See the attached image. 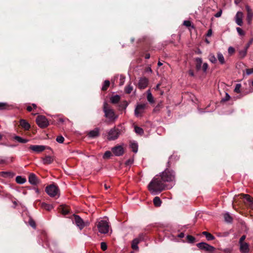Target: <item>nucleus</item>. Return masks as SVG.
I'll return each mask as SVG.
<instances>
[{
    "label": "nucleus",
    "instance_id": "6e6552de",
    "mask_svg": "<svg viewBox=\"0 0 253 253\" xmlns=\"http://www.w3.org/2000/svg\"><path fill=\"white\" fill-rule=\"evenodd\" d=\"M74 222L81 230L87 225V222H84L83 219L78 215H74Z\"/></svg>",
    "mask_w": 253,
    "mask_h": 253
},
{
    "label": "nucleus",
    "instance_id": "ddd939ff",
    "mask_svg": "<svg viewBox=\"0 0 253 253\" xmlns=\"http://www.w3.org/2000/svg\"><path fill=\"white\" fill-rule=\"evenodd\" d=\"M112 151L114 154L116 156H120L124 153V150L121 146H116L112 148Z\"/></svg>",
    "mask_w": 253,
    "mask_h": 253
},
{
    "label": "nucleus",
    "instance_id": "39448f33",
    "mask_svg": "<svg viewBox=\"0 0 253 253\" xmlns=\"http://www.w3.org/2000/svg\"><path fill=\"white\" fill-rule=\"evenodd\" d=\"M45 191L51 197L57 196L59 197V190L57 186L54 184H51L46 187Z\"/></svg>",
    "mask_w": 253,
    "mask_h": 253
},
{
    "label": "nucleus",
    "instance_id": "f03ea898",
    "mask_svg": "<svg viewBox=\"0 0 253 253\" xmlns=\"http://www.w3.org/2000/svg\"><path fill=\"white\" fill-rule=\"evenodd\" d=\"M103 110L105 117L110 121L114 122L118 118V116L115 114L114 111L106 102H104Z\"/></svg>",
    "mask_w": 253,
    "mask_h": 253
},
{
    "label": "nucleus",
    "instance_id": "0e129e2a",
    "mask_svg": "<svg viewBox=\"0 0 253 253\" xmlns=\"http://www.w3.org/2000/svg\"><path fill=\"white\" fill-rule=\"evenodd\" d=\"M196 53L197 54H202V51L200 49H198L196 51Z\"/></svg>",
    "mask_w": 253,
    "mask_h": 253
},
{
    "label": "nucleus",
    "instance_id": "37998d69",
    "mask_svg": "<svg viewBox=\"0 0 253 253\" xmlns=\"http://www.w3.org/2000/svg\"><path fill=\"white\" fill-rule=\"evenodd\" d=\"M241 87V84H236V86L234 89L235 92H236L237 93H240Z\"/></svg>",
    "mask_w": 253,
    "mask_h": 253
},
{
    "label": "nucleus",
    "instance_id": "79ce46f5",
    "mask_svg": "<svg viewBox=\"0 0 253 253\" xmlns=\"http://www.w3.org/2000/svg\"><path fill=\"white\" fill-rule=\"evenodd\" d=\"M56 140L58 143H62L64 141V138L62 136L60 135L57 136Z\"/></svg>",
    "mask_w": 253,
    "mask_h": 253
},
{
    "label": "nucleus",
    "instance_id": "9b49d317",
    "mask_svg": "<svg viewBox=\"0 0 253 253\" xmlns=\"http://www.w3.org/2000/svg\"><path fill=\"white\" fill-rule=\"evenodd\" d=\"M47 147L43 145H33L29 147V149L37 153L43 151Z\"/></svg>",
    "mask_w": 253,
    "mask_h": 253
},
{
    "label": "nucleus",
    "instance_id": "1a4fd4ad",
    "mask_svg": "<svg viewBox=\"0 0 253 253\" xmlns=\"http://www.w3.org/2000/svg\"><path fill=\"white\" fill-rule=\"evenodd\" d=\"M146 104H138L135 109L134 114L136 117H139L144 112V110L146 107Z\"/></svg>",
    "mask_w": 253,
    "mask_h": 253
},
{
    "label": "nucleus",
    "instance_id": "f704fd0d",
    "mask_svg": "<svg viewBox=\"0 0 253 253\" xmlns=\"http://www.w3.org/2000/svg\"><path fill=\"white\" fill-rule=\"evenodd\" d=\"M132 89L133 87L131 84H129L125 87V91L126 93L129 94L132 91Z\"/></svg>",
    "mask_w": 253,
    "mask_h": 253
},
{
    "label": "nucleus",
    "instance_id": "5701e85b",
    "mask_svg": "<svg viewBox=\"0 0 253 253\" xmlns=\"http://www.w3.org/2000/svg\"><path fill=\"white\" fill-rule=\"evenodd\" d=\"M120 100V96L119 95H113L110 97V102L112 104H117Z\"/></svg>",
    "mask_w": 253,
    "mask_h": 253
},
{
    "label": "nucleus",
    "instance_id": "c03bdc74",
    "mask_svg": "<svg viewBox=\"0 0 253 253\" xmlns=\"http://www.w3.org/2000/svg\"><path fill=\"white\" fill-rule=\"evenodd\" d=\"M187 239L189 243H193L195 240V238L191 235H187Z\"/></svg>",
    "mask_w": 253,
    "mask_h": 253
},
{
    "label": "nucleus",
    "instance_id": "412c9836",
    "mask_svg": "<svg viewBox=\"0 0 253 253\" xmlns=\"http://www.w3.org/2000/svg\"><path fill=\"white\" fill-rule=\"evenodd\" d=\"M14 173L11 171H1L0 172V177L3 178L13 177Z\"/></svg>",
    "mask_w": 253,
    "mask_h": 253
},
{
    "label": "nucleus",
    "instance_id": "3c124183",
    "mask_svg": "<svg viewBox=\"0 0 253 253\" xmlns=\"http://www.w3.org/2000/svg\"><path fill=\"white\" fill-rule=\"evenodd\" d=\"M7 106V104L5 103H0V110L5 109Z\"/></svg>",
    "mask_w": 253,
    "mask_h": 253
},
{
    "label": "nucleus",
    "instance_id": "473e14b6",
    "mask_svg": "<svg viewBox=\"0 0 253 253\" xmlns=\"http://www.w3.org/2000/svg\"><path fill=\"white\" fill-rule=\"evenodd\" d=\"M209 59L212 63H215L217 61L216 58L212 53H211L209 56Z\"/></svg>",
    "mask_w": 253,
    "mask_h": 253
},
{
    "label": "nucleus",
    "instance_id": "cd10ccee",
    "mask_svg": "<svg viewBox=\"0 0 253 253\" xmlns=\"http://www.w3.org/2000/svg\"><path fill=\"white\" fill-rule=\"evenodd\" d=\"M202 234L206 236L207 239L209 241H211L214 239V237L212 235L206 231H204Z\"/></svg>",
    "mask_w": 253,
    "mask_h": 253
},
{
    "label": "nucleus",
    "instance_id": "7c9ffc66",
    "mask_svg": "<svg viewBox=\"0 0 253 253\" xmlns=\"http://www.w3.org/2000/svg\"><path fill=\"white\" fill-rule=\"evenodd\" d=\"M134 131L137 134L140 135H142L144 133L143 129L141 127L137 126H135Z\"/></svg>",
    "mask_w": 253,
    "mask_h": 253
},
{
    "label": "nucleus",
    "instance_id": "69168bd1",
    "mask_svg": "<svg viewBox=\"0 0 253 253\" xmlns=\"http://www.w3.org/2000/svg\"><path fill=\"white\" fill-rule=\"evenodd\" d=\"M178 237L181 238H183L184 237V234L183 233H181L178 235Z\"/></svg>",
    "mask_w": 253,
    "mask_h": 253
},
{
    "label": "nucleus",
    "instance_id": "dca6fc26",
    "mask_svg": "<svg viewBox=\"0 0 253 253\" xmlns=\"http://www.w3.org/2000/svg\"><path fill=\"white\" fill-rule=\"evenodd\" d=\"M240 251L241 253H249L250 252L249 245L248 243H241L240 244Z\"/></svg>",
    "mask_w": 253,
    "mask_h": 253
},
{
    "label": "nucleus",
    "instance_id": "c756f323",
    "mask_svg": "<svg viewBox=\"0 0 253 253\" xmlns=\"http://www.w3.org/2000/svg\"><path fill=\"white\" fill-rule=\"evenodd\" d=\"M16 181L19 184H23L26 181V179L21 176H17L16 177Z\"/></svg>",
    "mask_w": 253,
    "mask_h": 253
},
{
    "label": "nucleus",
    "instance_id": "f3484780",
    "mask_svg": "<svg viewBox=\"0 0 253 253\" xmlns=\"http://www.w3.org/2000/svg\"><path fill=\"white\" fill-rule=\"evenodd\" d=\"M19 123L21 126L25 130H28L31 127L29 123L24 119L20 120Z\"/></svg>",
    "mask_w": 253,
    "mask_h": 253
},
{
    "label": "nucleus",
    "instance_id": "aec40b11",
    "mask_svg": "<svg viewBox=\"0 0 253 253\" xmlns=\"http://www.w3.org/2000/svg\"><path fill=\"white\" fill-rule=\"evenodd\" d=\"M99 135V129L97 127L94 128V129L90 130L88 133V135L89 137L91 138L96 137Z\"/></svg>",
    "mask_w": 253,
    "mask_h": 253
},
{
    "label": "nucleus",
    "instance_id": "a211bd4d",
    "mask_svg": "<svg viewBox=\"0 0 253 253\" xmlns=\"http://www.w3.org/2000/svg\"><path fill=\"white\" fill-rule=\"evenodd\" d=\"M29 182L33 185H36L39 183V180L35 174L31 173L29 176Z\"/></svg>",
    "mask_w": 253,
    "mask_h": 253
},
{
    "label": "nucleus",
    "instance_id": "20e7f679",
    "mask_svg": "<svg viewBox=\"0 0 253 253\" xmlns=\"http://www.w3.org/2000/svg\"><path fill=\"white\" fill-rule=\"evenodd\" d=\"M120 127H114L111 129L108 132L107 139L109 140L117 139L123 132V127L121 126Z\"/></svg>",
    "mask_w": 253,
    "mask_h": 253
},
{
    "label": "nucleus",
    "instance_id": "9d476101",
    "mask_svg": "<svg viewBox=\"0 0 253 253\" xmlns=\"http://www.w3.org/2000/svg\"><path fill=\"white\" fill-rule=\"evenodd\" d=\"M197 247L201 250H203L208 252H213L215 248L206 243L202 242L197 244Z\"/></svg>",
    "mask_w": 253,
    "mask_h": 253
},
{
    "label": "nucleus",
    "instance_id": "a878e982",
    "mask_svg": "<svg viewBox=\"0 0 253 253\" xmlns=\"http://www.w3.org/2000/svg\"><path fill=\"white\" fill-rule=\"evenodd\" d=\"M59 210L63 215H66L69 213V210L67 207L65 206H60Z\"/></svg>",
    "mask_w": 253,
    "mask_h": 253
},
{
    "label": "nucleus",
    "instance_id": "09e8293b",
    "mask_svg": "<svg viewBox=\"0 0 253 253\" xmlns=\"http://www.w3.org/2000/svg\"><path fill=\"white\" fill-rule=\"evenodd\" d=\"M183 25L185 26L186 27H190L191 25V23L190 21L188 20H185L183 22Z\"/></svg>",
    "mask_w": 253,
    "mask_h": 253
},
{
    "label": "nucleus",
    "instance_id": "8fccbe9b",
    "mask_svg": "<svg viewBox=\"0 0 253 253\" xmlns=\"http://www.w3.org/2000/svg\"><path fill=\"white\" fill-rule=\"evenodd\" d=\"M133 159H130L126 161V165H127V166L131 165L133 164Z\"/></svg>",
    "mask_w": 253,
    "mask_h": 253
},
{
    "label": "nucleus",
    "instance_id": "0eeeda50",
    "mask_svg": "<svg viewBox=\"0 0 253 253\" xmlns=\"http://www.w3.org/2000/svg\"><path fill=\"white\" fill-rule=\"evenodd\" d=\"M36 123L38 126L41 128H45L49 125L47 119L43 116H38L36 119Z\"/></svg>",
    "mask_w": 253,
    "mask_h": 253
},
{
    "label": "nucleus",
    "instance_id": "ea45409f",
    "mask_svg": "<svg viewBox=\"0 0 253 253\" xmlns=\"http://www.w3.org/2000/svg\"><path fill=\"white\" fill-rule=\"evenodd\" d=\"M42 206L43 208L45 209L47 211H50L52 209V206L51 205L45 203H42Z\"/></svg>",
    "mask_w": 253,
    "mask_h": 253
},
{
    "label": "nucleus",
    "instance_id": "4468645a",
    "mask_svg": "<svg viewBox=\"0 0 253 253\" xmlns=\"http://www.w3.org/2000/svg\"><path fill=\"white\" fill-rule=\"evenodd\" d=\"M148 80L147 78L143 77L141 78L138 82V86L140 89H144L148 85Z\"/></svg>",
    "mask_w": 253,
    "mask_h": 253
},
{
    "label": "nucleus",
    "instance_id": "49530a36",
    "mask_svg": "<svg viewBox=\"0 0 253 253\" xmlns=\"http://www.w3.org/2000/svg\"><path fill=\"white\" fill-rule=\"evenodd\" d=\"M101 248L103 251H105L107 249V244L105 242L101 243Z\"/></svg>",
    "mask_w": 253,
    "mask_h": 253
},
{
    "label": "nucleus",
    "instance_id": "5fc2aeb1",
    "mask_svg": "<svg viewBox=\"0 0 253 253\" xmlns=\"http://www.w3.org/2000/svg\"><path fill=\"white\" fill-rule=\"evenodd\" d=\"M29 224L31 226H32L34 228H36V223L34 220H30L29 221Z\"/></svg>",
    "mask_w": 253,
    "mask_h": 253
},
{
    "label": "nucleus",
    "instance_id": "7ed1b4c3",
    "mask_svg": "<svg viewBox=\"0 0 253 253\" xmlns=\"http://www.w3.org/2000/svg\"><path fill=\"white\" fill-rule=\"evenodd\" d=\"M96 226L99 232L102 234H106L109 232L110 225L108 219L98 220Z\"/></svg>",
    "mask_w": 253,
    "mask_h": 253
},
{
    "label": "nucleus",
    "instance_id": "b1692460",
    "mask_svg": "<svg viewBox=\"0 0 253 253\" xmlns=\"http://www.w3.org/2000/svg\"><path fill=\"white\" fill-rule=\"evenodd\" d=\"M53 161V158L51 156H46L42 160L43 163L45 165L50 164L52 163Z\"/></svg>",
    "mask_w": 253,
    "mask_h": 253
},
{
    "label": "nucleus",
    "instance_id": "de8ad7c7",
    "mask_svg": "<svg viewBox=\"0 0 253 253\" xmlns=\"http://www.w3.org/2000/svg\"><path fill=\"white\" fill-rule=\"evenodd\" d=\"M228 53L232 55L235 52V49L232 46H230L228 49Z\"/></svg>",
    "mask_w": 253,
    "mask_h": 253
},
{
    "label": "nucleus",
    "instance_id": "680f3d73",
    "mask_svg": "<svg viewBox=\"0 0 253 253\" xmlns=\"http://www.w3.org/2000/svg\"><path fill=\"white\" fill-rule=\"evenodd\" d=\"M136 239H140V241H142L144 240V235L143 234H141L139 235L138 237V238H136Z\"/></svg>",
    "mask_w": 253,
    "mask_h": 253
},
{
    "label": "nucleus",
    "instance_id": "bf43d9fd",
    "mask_svg": "<svg viewBox=\"0 0 253 253\" xmlns=\"http://www.w3.org/2000/svg\"><path fill=\"white\" fill-rule=\"evenodd\" d=\"M247 73L248 75H250L253 73V68L252 69H249L247 70Z\"/></svg>",
    "mask_w": 253,
    "mask_h": 253
},
{
    "label": "nucleus",
    "instance_id": "423d86ee",
    "mask_svg": "<svg viewBox=\"0 0 253 253\" xmlns=\"http://www.w3.org/2000/svg\"><path fill=\"white\" fill-rule=\"evenodd\" d=\"M196 62V69L197 71L202 70L204 72H206L208 68V64L204 63L202 66L203 61L201 58L197 57L195 59Z\"/></svg>",
    "mask_w": 253,
    "mask_h": 253
},
{
    "label": "nucleus",
    "instance_id": "603ef678",
    "mask_svg": "<svg viewBox=\"0 0 253 253\" xmlns=\"http://www.w3.org/2000/svg\"><path fill=\"white\" fill-rule=\"evenodd\" d=\"M253 41V40L251 39L248 42V43L246 44V46L245 47V48L247 50H248L249 47H250V46L252 44Z\"/></svg>",
    "mask_w": 253,
    "mask_h": 253
},
{
    "label": "nucleus",
    "instance_id": "bb28decb",
    "mask_svg": "<svg viewBox=\"0 0 253 253\" xmlns=\"http://www.w3.org/2000/svg\"><path fill=\"white\" fill-rule=\"evenodd\" d=\"M13 138L18 142L22 143H26L28 142V139L22 138L19 136H14Z\"/></svg>",
    "mask_w": 253,
    "mask_h": 253
},
{
    "label": "nucleus",
    "instance_id": "a18cd8bd",
    "mask_svg": "<svg viewBox=\"0 0 253 253\" xmlns=\"http://www.w3.org/2000/svg\"><path fill=\"white\" fill-rule=\"evenodd\" d=\"M236 30H237V32H238V33L239 34V35H240L241 36H243V35H245L244 32L243 31V30L241 28H240L239 27H237L236 28Z\"/></svg>",
    "mask_w": 253,
    "mask_h": 253
},
{
    "label": "nucleus",
    "instance_id": "58836bf2",
    "mask_svg": "<svg viewBox=\"0 0 253 253\" xmlns=\"http://www.w3.org/2000/svg\"><path fill=\"white\" fill-rule=\"evenodd\" d=\"M112 156V153L109 151H107L105 152L103 156V158L104 159H108L110 158Z\"/></svg>",
    "mask_w": 253,
    "mask_h": 253
},
{
    "label": "nucleus",
    "instance_id": "f8f14e48",
    "mask_svg": "<svg viewBox=\"0 0 253 253\" xmlns=\"http://www.w3.org/2000/svg\"><path fill=\"white\" fill-rule=\"evenodd\" d=\"M245 7L247 12V21L249 24H251L253 18V11L248 5H246Z\"/></svg>",
    "mask_w": 253,
    "mask_h": 253
},
{
    "label": "nucleus",
    "instance_id": "c85d7f7f",
    "mask_svg": "<svg viewBox=\"0 0 253 253\" xmlns=\"http://www.w3.org/2000/svg\"><path fill=\"white\" fill-rule=\"evenodd\" d=\"M153 203L155 206L160 207L161 205L162 201L159 197H155L153 199Z\"/></svg>",
    "mask_w": 253,
    "mask_h": 253
},
{
    "label": "nucleus",
    "instance_id": "6ab92c4d",
    "mask_svg": "<svg viewBox=\"0 0 253 253\" xmlns=\"http://www.w3.org/2000/svg\"><path fill=\"white\" fill-rule=\"evenodd\" d=\"M241 196L242 198L244 199L247 202L249 203L250 206H253V198H252L250 195L242 194Z\"/></svg>",
    "mask_w": 253,
    "mask_h": 253
},
{
    "label": "nucleus",
    "instance_id": "774afa93",
    "mask_svg": "<svg viewBox=\"0 0 253 253\" xmlns=\"http://www.w3.org/2000/svg\"><path fill=\"white\" fill-rule=\"evenodd\" d=\"M189 75H190V76H194V72H193V71H192V70H190V71H189Z\"/></svg>",
    "mask_w": 253,
    "mask_h": 253
},
{
    "label": "nucleus",
    "instance_id": "e433bc0d",
    "mask_svg": "<svg viewBox=\"0 0 253 253\" xmlns=\"http://www.w3.org/2000/svg\"><path fill=\"white\" fill-rule=\"evenodd\" d=\"M147 100L148 101L150 102V103H153L154 100V98L151 94V93L150 92V91H148V94H147Z\"/></svg>",
    "mask_w": 253,
    "mask_h": 253
},
{
    "label": "nucleus",
    "instance_id": "6e6d98bb",
    "mask_svg": "<svg viewBox=\"0 0 253 253\" xmlns=\"http://www.w3.org/2000/svg\"><path fill=\"white\" fill-rule=\"evenodd\" d=\"M245 239H246V236L245 235L242 236L240 239L239 244H240L241 243H245L246 242H244V241L245 240Z\"/></svg>",
    "mask_w": 253,
    "mask_h": 253
},
{
    "label": "nucleus",
    "instance_id": "4c0bfd02",
    "mask_svg": "<svg viewBox=\"0 0 253 253\" xmlns=\"http://www.w3.org/2000/svg\"><path fill=\"white\" fill-rule=\"evenodd\" d=\"M247 53V50L244 48L243 50H241L239 51V56L241 58H243L246 56Z\"/></svg>",
    "mask_w": 253,
    "mask_h": 253
},
{
    "label": "nucleus",
    "instance_id": "2f4dec72",
    "mask_svg": "<svg viewBox=\"0 0 253 253\" xmlns=\"http://www.w3.org/2000/svg\"><path fill=\"white\" fill-rule=\"evenodd\" d=\"M224 218L225 220L229 223H230L232 221V217L228 213H226L224 214Z\"/></svg>",
    "mask_w": 253,
    "mask_h": 253
},
{
    "label": "nucleus",
    "instance_id": "72a5a7b5",
    "mask_svg": "<svg viewBox=\"0 0 253 253\" xmlns=\"http://www.w3.org/2000/svg\"><path fill=\"white\" fill-rule=\"evenodd\" d=\"M128 104L126 101H124L122 102L119 105V107L120 109H126L127 107Z\"/></svg>",
    "mask_w": 253,
    "mask_h": 253
},
{
    "label": "nucleus",
    "instance_id": "052dcab7",
    "mask_svg": "<svg viewBox=\"0 0 253 253\" xmlns=\"http://www.w3.org/2000/svg\"><path fill=\"white\" fill-rule=\"evenodd\" d=\"M212 35V30L211 29H209L207 32V36L211 37Z\"/></svg>",
    "mask_w": 253,
    "mask_h": 253
},
{
    "label": "nucleus",
    "instance_id": "4d7b16f0",
    "mask_svg": "<svg viewBox=\"0 0 253 253\" xmlns=\"http://www.w3.org/2000/svg\"><path fill=\"white\" fill-rule=\"evenodd\" d=\"M120 81V85H123L125 82V78L122 76H121Z\"/></svg>",
    "mask_w": 253,
    "mask_h": 253
},
{
    "label": "nucleus",
    "instance_id": "c9c22d12",
    "mask_svg": "<svg viewBox=\"0 0 253 253\" xmlns=\"http://www.w3.org/2000/svg\"><path fill=\"white\" fill-rule=\"evenodd\" d=\"M110 85V82L108 80L104 81L103 85L102 87V90H106Z\"/></svg>",
    "mask_w": 253,
    "mask_h": 253
},
{
    "label": "nucleus",
    "instance_id": "393cba45",
    "mask_svg": "<svg viewBox=\"0 0 253 253\" xmlns=\"http://www.w3.org/2000/svg\"><path fill=\"white\" fill-rule=\"evenodd\" d=\"M217 58L221 64H224L225 63L224 57L221 52L217 53Z\"/></svg>",
    "mask_w": 253,
    "mask_h": 253
},
{
    "label": "nucleus",
    "instance_id": "f257e3e1",
    "mask_svg": "<svg viewBox=\"0 0 253 253\" xmlns=\"http://www.w3.org/2000/svg\"><path fill=\"white\" fill-rule=\"evenodd\" d=\"M175 173L171 169H166L159 175H156L148 186L153 195H156L166 188L170 189L174 184Z\"/></svg>",
    "mask_w": 253,
    "mask_h": 253
},
{
    "label": "nucleus",
    "instance_id": "338daca9",
    "mask_svg": "<svg viewBox=\"0 0 253 253\" xmlns=\"http://www.w3.org/2000/svg\"><path fill=\"white\" fill-rule=\"evenodd\" d=\"M27 110L29 111V112H31L32 110V108L31 106H28L27 107Z\"/></svg>",
    "mask_w": 253,
    "mask_h": 253
},
{
    "label": "nucleus",
    "instance_id": "a19ab883",
    "mask_svg": "<svg viewBox=\"0 0 253 253\" xmlns=\"http://www.w3.org/2000/svg\"><path fill=\"white\" fill-rule=\"evenodd\" d=\"M131 148L132 151L134 153H136L138 151V145L137 143H133L131 144Z\"/></svg>",
    "mask_w": 253,
    "mask_h": 253
},
{
    "label": "nucleus",
    "instance_id": "4be33fe9",
    "mask_svg": "<svg viewBox=\"0 0 253 253\" xmlns=\"http://www.w3.org/2000/svg\"><path fill=\"white\" fill-rule=\"evenodd\" d=\"M140 239H136L133 240L131 244V247L134 250H138V244L140 243Z\"/></svg>",
    "mask_w": 253,
    "mask_h": 253
},
{
    "label": "nucleus",
    "instance_id": "2eb2a0df",
    "mask_svg": "<svg viewBox=\"0 0 253 253\" xmlns=\"http://www.w3.org/2000/svg\"><path fill=\"white\" fill-rule=\"evenodd\" d=\"M243 14L242 12L238 11L237 12L235 18V22L238 25L241 26L243 25Z\"/></svg>",
    "mask_w": 253,
    "mask_h": 253
},
{
    "label": "nucleus",
    "instance_id": "e2e57ef3",
    "mask_svg": "<svg viewBox=\"0 0 253 253\" xmlns=\"http://www.w3.org/2000/svg\"><path fill=\"white\" fill-rule=\"evenodd\" d=\"M6 163V161L4 159H0V164H4Z\"/></svg>",
    "mask_w": 253,
    "mask_h": 253
},
{
    "label": "nucleus",
    "instance_id": "13d9d810",
    "mask_svg": "<svg viewBox=\"0 0 253 253\" xmlns=\"http://www.w3.org/2000/svg\"><path fill=\"white\" fill-rule=\"evenodd\" d=\"M229 99H230L229 95L227 93H226V96L224 98H223L222 99V101H226L228 100Z\"/></svg>",
    "mask_w": 253,
    "mask_h": 253
},
{
    "label": "nucleus",
    "instance_id": "864d4df0",
    "mask_svg": "<svg viewBox=\"0 0 253 253\" xmlns=\"http://www.w3.org/2000/svg\"><path fill=\"white\" fill-rule=\"evenodd\" d=\"M222 13V11L221 9H220L219 11H218L215 15L214 16L216 18H218L221 16Z\"/></svg>",
    "mask_w": 253,
    "mask_h": 253
}]
</instances>
